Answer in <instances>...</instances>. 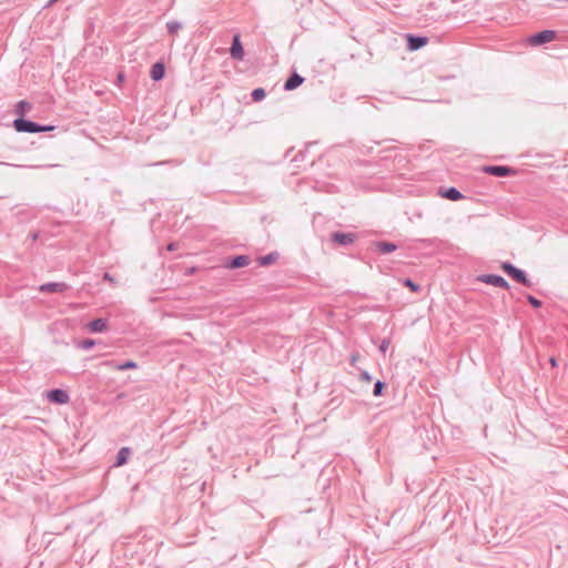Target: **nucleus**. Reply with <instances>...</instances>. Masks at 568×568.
Segmentation results:
<instances>
[{"label":"nucleus","mask_w":568,"mask_h":568,"mask_svg":"<svg viewBox=\"0 0 568 568\" xmlns=\"http://www.w3.org/2000/svg\"><path fill=\"white\" fill-rule=\"evenodd\" d=\"M304 82V78L298 73L294 72L284 83V90L292 91L295 90Z\"/></svg>","instance_id":"nucleus-11"},{"label":"nucleus","mask_w":568,"mask_h":568,"mask_svg":"<svg viewBox=\"0 0 568 568\" xmlns=\"http://www.w3.org/2000/svg\"><path fill=\"white\" fill-rule=\"evenodd\" d=\"M31 103H29L28 101H19L16 105V113L22 118L23 115H26L30 110H31Z\"/></svg>","instance_id":"nucleus-19"},{"label":"nucleus","mask_w":568,"mask_h":568,"mask_svg":"<svg viewBox=\"0 0 568 568\" xmlns=\"http://www.w3.org/2000/svg\"><path fill=\"white\" fill-rule=\"evenodd\" d=\"M359 378H361V381H364V382H371L372 381V376H371V374L367 371H362L361 375H359Z\"/></svg>","instance_id":"nucleus-28"},{"label":"nucleus","mask_w":568,"mask_h":568,"mask_svg":"<svg viewBox=\"0 0 568 568\" xmlns=\"http://www.w3.org/2000/svg\"><path fill=\"white\" fill-rule=\"evenodd\" d=\"M95 345V341L94 339H83V341H80L78 344H77V347L79 348H82L84 351H89L91 349L93 346Z\"/></svg>","instance_id":"nucleus-23"},{"label":"nucleus","mask_w":568,"mask_h":568,"mask_svg":"<svg viewBox=\"0 0 568 568\" xmlns=\"http://www.w3.org/2000/svg\"><path fill=\"white\" fill-rule=\"evenodd\" d=\"M13 126L18 132L39 133L53 130L52 125H41L23 118L13 121Z\"/></svg>","instance_id":"nucleus-1"},{"label":"nucleus","mask_w":568,"mask_h":568,"mask_svg":"<svg viewBox=\"0 0 568 568\" xmlns=\"http://www.w3.org/2000/svg\"><path fill=\"white\" fill-rule=\"evenodd\" d=\"M230 55L236 61H242L244 59V49L239 33L233 36Z\"/></svg>","instance_id":"nucleus-6"},{"label":"nucleus","mask_w":568,"mask_h":568,"mask_svg":"<svg viewBox=\"0 0 568 568\" xmlns=\"http://www.w3.org/2000/svg\"><path fill=\"white\" fill-rule=\"evenodd\" d=\"M264 97H265V91L262 88H257V89L253 90V92H252V98L254 101H261L262 99H264Z\"/></svg>","instance_id":"nucleus-24"},{"label":"nucleus","mask_w":568,"mask_h":568,"mask_svg":"<svg viewBox=\"0 0 568 568\" xmlns=\"http://www.w3.org/2000/svg\"><path fill=\"white\" fill-rule=\"evenodd\" d=\"M31 237H32V240H34V241H36V240L38 239V233H32V234H31Z\"/></svg>","instance_id":"nucleus-32"},{"label":"nucleus","mask_w":568,"mask_h":568,"mask_svg":"<svg viewBox=\"0 0 568 568\" xmlns=\"http://www.w3.org/2000/svg\"><path fill=\"white\" fill-rule=\"evenodd\" d=\"M104 365L118 369V371H126V369H134L138 367V364L133 361H126L124 363L118 364L113 361H106L104 362Z\"/></svg>","instance_id":"nucleus-12"},{"label":"nucleus","mask_w":568,"mask_h":568,"mask_svg":"<svg viewBox=\"0 0 568 568\" xmlns=\"http://www.w3.org/2000/svg\"><path fill=\"white\" fill-rule=\"evenodd\" d=\"M131 454V450L129 447H122L119 453H118V456H116V462H115V466H122L126 463L129 456Z\"/></svg>","instance_id":"nucleus-18"},{"label":"nucleus","mask_w":568,"mask_h":568,"mask_svg":"<svg viewBox=\"0 0 568 568\" xmlns=\"http://www.w3.org/2000/svg\"><path fill=\"white\" fill-rule=\"evenodd\" d=\"M166 28L169 33L175 34L182 28V24L179 21L172 20L166 23Z\"/></svg>","instance_id":"nucleus-21"},{"label":"nucleus","mask_w":568,"mask_h":568,"mask_svg":"<svg viewBox=\"0 0 568 568\" xmlns=\"http://www.w3.org/2000/svg\"><path fill=\"white\" fill-rule=\"evenodd\" d=\"M358 359V354H352L351 356V364L352 365H355V363L357 362Z\"/></svg>","instance_id":"nucleus-29"},{"label":"nucleus","mask_w":568,"mask_h":568,"mask_svg":"<svg viewBox=\"0 0 568 568\" xmlns=\"http://www.w3.org/2000/svg\"><path fill=\"white\" fill-rule=\"evenodd\" d=\"M555 38H556V32L555 31H552V30H544V31H540V32H537V33L532 34L528 39V42L531 45H541V44L551 42Z\"/></svg>","instance_id":"nucleus-4"},{"label":"nucleus","mask_w":568,"mask_h":568,"mask_svg":"<svg viewBox=\"0 0 568 568\" xmlns=\"http://www.w3.org/2000/svg\"><path fill=\"white\" fill-rule=\"evenodd\" d=\"M550 363H551L552 366H556V359L555 358H551Z\"/></svg>","instance_id":"nucleus-33"},{"label":"nucleus","mask_w":568,"mask_h":568,"mask_svg":"<svg viewBox=\"0 0 568 568\" xmlns=\"http://www.w3.org/2000/svg\"><path fill=\"white\" fill-rule=\"evenodd\" d=\"M47 398L54 404H67L70 400L69 394L64 389L54 388L48 392Z\"/></svg>","instance_id":"nucleus-8"},{"label":"nucleus","mask_w":568,"mask_h":568,"mask_svg":"<svg viewBox=\"0 0 568 568\" xmlns=\"http://www.w3.org/2000/svg\"><path fill=\"white\" fill-rule=\"evenodd\" d=\"M442 195L450 201H459L464 199V195L460 191H458L456 187H448L446 189Z\"/></svg>","instance_id":"nucleus-16"},{"label":"nucleus","mask_w":568,"mask_h":568,"mask_svg":"<svg viewBox=\"0 0 568 568\" xmlns=\"http://www.w3.org/2000/svg\"><path fill=\"white\" fill-rule=\"evenodd\" d=\"M375 246L382 254L392 253L397 248V245L390 242H376Z\"/></svg>","instance_id":"nucleus-17"},{"label":"nucleus","mask_w":568,"mask_h":568,"mask_svg":"<svg viewBox=\"0 0 568 568\" xmlns=\"http://www.w3.org/2000/svg\"><path fill=\"white\" fill-rule=\"evenodd\" d=\"M501 270L509 276L511 277V280H514L515 282L526 286V287H531L532 286V282L528 278L527 274L525 273V271L516 267L514 264H511L510 262H504L501 264Z\"/></svg>","instance_id":"nucleus-2"},{"label":"nucleus","mask_w":568,"mask_h":568,"mask_svg":"<svg viewBox=\"0 0 568 568\" xmlns=\"http://www.w3.org/2000/svg\"><path fill=\"white\" fill-rule=\"evenodd\" d=\"M69 288V285L63 282H51L40 285L39 291L42 293H63Z\"/></svg>","instance_id":"nucleus-9"},{"label":"nucleus","mask_w":568,"mask_h":568,"mask_svg":"<svg viewBox=\"0 0 568 568\" xmlns=\"http://www.w3.org/2000/svg\"><path fill=\"white\" fill-rule=\"evenodd\" d=\"M168 250H169V251H174V250H175V244H174V243H170V244L168 245Z\"/></svg>","instance_id":"nucleus-31"},{"label":"nucleus","mask_w":568,"mask_h":568,"mask_svg":"<svg viewBox=\"0 0 568 568\" xmlns=\"http://www.w3.org/2000/svg\"><path fill=\"white\" fill-rule=\"evenodd\" d=\"M477 281L505 290L509 288L508 282L503 276L496 274H481L477 277Z\"/></svg>","instance_id":"nucleus-3"},{"label":"nucleus","mask_w":568,"mask_h":568,"mask_svg":"<svg viewBox=\"0 0 568 568\" xmlns=\"http://www.w3.org/2000/svg\"><path fill=\"white\" fill-rule=\"evenodd\" d=\"M103 277H104V280H106V281H110V282H112V281H113L112 276H111L109 273H105Z\"/></svg>","instance_id":"nucleus-30"},{"label":"nucleus","mask_w":568,"mask_h":568,"mask_svg":"<svg viewBox=\"0 0 568 568\" xmlns=\"http://www.w3.org/2000/svg\"><path fill=\"white\" fill-rule=\"evenodd\" d=\"M527 301L535 308H539L541 306V301H539L538 298H536L532 295H527Z\"/></svg>","instance_id":"nucleus-26"},{"label":"nucleus","mask_w":568,"mask_h":568,"mask_svg":"<svg viewBox=\"0 0 568 568\" xmlns=\"http://www.w3.org/2000/svg\"><path fill=\"white\" fill-rule=\"evenodd\" d=\"M483 172L494 176H508L514 174V169L506 165H487L483 168Z\"/></svg>","instance_id":"nucleus-7"},{"label":"nucleus","mask_w":568,"mask_h":568,"mask_svg":"<svg viewBox=\"0 0 568 568\" xmlns=\"http://www.w3.org/2000/svg\"><path fill=\"white\" fill-rule=\"evenodd\" d=\"M250 264V257L247 255H237L231 258L227 266L231 268H241Z\"/></svg>","instance_id":"nucleus-13"},{"label":"nucleus","mask_w":568,"mask_h":568,"mask_svg":"<svg viewBox=\"0 0 568 568\" xmlns=\"http://www.w3.org/2000/svg\"><path fill=\"white\" fill-rule=\"evenodd\" d=\"M106 327V320L104 318H95L88 324V328L92 333H102Z\"/></svg>","instance_id":"nucleus-14"},{"label":"nucleus","mask_w":568,"mask_h":568,"mask_svg":"<svg viewBox=\"0 0 568 568\" xmlns=\"http://www.w3.org/2000/svg\"><path fill=\"white\" fill-rule=\"evenodd\" d=\"M403 285L408 287L412 292H415V293L420 291V286L410 278H404Z\"/></svg>","instance_id":"nucleus-22"},{"label":"nucleus","mask_w":568,"mask_h":568,"mask_svg":"<svg viewBox=\"0 0 568 568\" xmlns=\"http://www.w3.org/2000/svg\"><path fill=\"white\" fill-rule=\"evenodd\" d=\"M165 74V67L162 62H156L152 65L150 75L151 79L154 81H160L164 78Z\"/></svg>","instance_id":"nucleus-15"},{"label":"nucleus","mask_w":568,"mask_h":568,"mask_svg":"<svg viewBox=\"0 0 568 568\" xmlns=\"http://www.w3.org/2000/svg\"><path fill=\"white\" fill-rule=\"evenodd\" d=\"M389 344H390V343H389V341H388V339H383V341H382V343H381V345H379V351H381L382 353H384V354H385V353H386V351H387V349H388V347H389Z\"/></svg>","instance_id":"nucleus-27"},{"label":"nucleus","mask_w":568,"mask_h":568,"mask_svg":"<svg viewBox=\"0 0 568 568\" xmlns=\"http://www.w3.org/2000/svg\"><path fill=\"white\" fill-rule=\"evenodd\" d=\"M385 387V384L381 381H377L374 385L373 394L374 396H381L383 394V389Z\"/></svg>","instance_id":"nucleus-25"},{"label":"nucleus","mask_w":568,"mask_h":568,"mask_svg":"<svg viewBox=\"0 0 568 568\" xmlns=\"http://www.w3.org/2000/svg\"><path fill=\"white\" fill-rule=\"evenodd\" d=\"M277 258L276 253H270L267 255L261 256L258 258V263L263 266L272 264Z\"/></svg>","instance_id":"nucleus-20"},{"label":"nucleus","mask_w":568,"mask_h":568,"mask_svg":"<svg viewBox=\"0 0 568 568\" xmlns=\"http://www.w3.org/2000/svg\"><path fill=\"white\" fill-rule=\"evenodd\" d=\"M354 233L334 232L331 234V241L339 246H348L356 241Z\"/></svg>","instance_id":"nucleus-5"},{"label":"nucleus","mask_w":568,"mask_h":568,"mask_svg":"<svg viewBox=\"0 0 568 568\" xmlns=\"http://www.w3.org/2000/svg\"><path fill=\"white\" fill-rule=\"evenodd\" d=\"M427 38L426 37H418V36H412V34H408L407 36V45H408V49L409 50H419L420 48H423L426 43H427Z\"/></svg>","instance_id":"nucleus-10"}]
</instances>
